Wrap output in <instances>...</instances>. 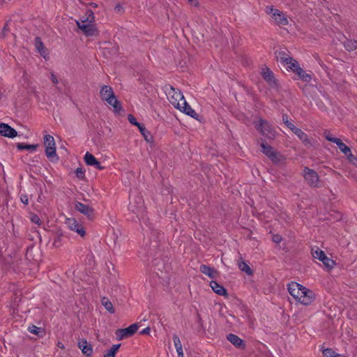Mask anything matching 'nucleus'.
<instances>
[{
  "label": "nucleus",
  "mask_w": 357,
  "mask_h": 357,
  "mask_svg": "<svg viewBox=\"0 0 357 357\" xmlns=\"http://www.w3.org/2000/svg\"><path fill=\"white\" fill-rule=\"evenodd\" d=\"M165 91L169 102L175 108H179L181 102L185 100L182 92L171 85L165 86Z\"/></svg>",
  "instance_id": "nucleus-3"
},
{
  "label": "nucleus",
  "mask_w": 357,
  "mask_h": 357,
  "mask_svg": "<svg viewBox=\"0 0 357 357\" xmlns=\"http://www.w3.org/2000/svg\"><path fill=\"white\" fill-rule=\"evenodd\" d=\"M120 347L121 344H113L110 349L107 350V351L112 353L113 354H116V351H118Z\"/></svg>",
  "instance_id": "nucleus-42"
},
{
  "label": "nucleus",
  "mask_w": 357,
  "mask_h": 357,
  "mask_svg": "<svg viewBox=\"0 0 357 357\" xmlns=\"http://www.w3.org/2000/svg\"><path fill=\"white\" fill-rule=\"evenodd\" d=\"M200 271L211 278H215L217 273V271L214 268L204 264L200 266Z\"/></svg>",
  "instance_id": "nucleus-22"
},
{
  "label": "nucleus",
  "mask_w": 357,
  "mask_h": 357,
  "mask_svg": "<svg viewBox=\"0 0 357 357\" xmlns=\"http://www.w3.org/2000/svg\"><path fill=\"white\" fill-rule=\"evenodd\" d=\"M296 136L305 146L311 145V142L308 137V135L305 132H304L301 129L296 134Z\"/></svg>",
  "instance_id": "nucleus-31"
},
{
  "label": "nucleus",
  "mask_w": 357,
  "mask_h": 357,
  "mask_svg": "<svg viewBox=\"0 0 357 357\" xmlns=\"http://www.w3.org/2000/svg\"><path fill=\"white\" fill-rule=\"evenodd\" d=\"M324 357H342L340 354L335 353L331 349H326L322 351Z\"/></svg>",
  "instance_id": "nucleus-35"
},
{
  "label": "nucleus",
  "mask_w": 357,
  "mask_h": 357,
  "mask_svg": "<svg viewBox=\"0 0 357 357\" xmlns=\"http://www.w3.org/2000/svg\"><path fill=\"white\" fill-rule=\"evenodd\" d=\"M343 45H344V48L347 51H349V52L354 51L357 48V40H352V39H347L343 43Z\"/></svg>",
  "instance_id": "nucleus-28"
},
{
  "label": "nucleus",
  "mask_w": 357,
  "mask_h": 357,
  "mask_svg": "<svg viewBox=\"0 0 357 357\" xmlns=\"http://www.w3.org/2000/svg\"><path fill=\"white\" fill-rule=\"evenodd\" d=\"M31 221L33 222V223H35L36 225H40V219L39 218V216L36 214H32L31 215Z\"/></svg>",
  "instance_id": "nucleus-41"
},
{
  "label": "nucleus",
  "mask_w": 357,
  "mask_h": 357,
  "mask_svg": "<svg viewBox=\"0 0 357 357\" xmlns=\"http://www.w3.org/2000/svg\"><path fill=\"white\" fill-rule=\"evenodd\" d=\"M284 124L286 125V126L289 128V129H291L294 126V124H293L291 122H290L289 121H284Z\"/></svg>",
  "instance_id": "nucleus-50"
},
{
  "label": "nucleus",
  "mask_w": 357,
  "mask_h": 357,
  "mask_svg": "<svg viewBox=\"0 0 357 357\" xmlns=\"http://www.w3.org/2000/svg\"><path fill=\"white\" fill-rule=\"evenodd\" d=\"M79 29H80L86 36H95L98 33L97 29L96 28L95 24H81V25L79 24Z\"/></svg>",
  "instance_id": "nucleus-17"
},
{
  "label": "nucleus",
  "mask_w": 357,
  "mask_h": 357,
  "mask_svg": "<svg viewBox=\"0 0 357 357\" xmlns=\"http://www.w3.org/2000/svg\"><path fill=\"white\" fill-rule=\"evenodd\" d=\"M50 79L54 84L58 83V79L54 73L51 74Z\"/></svg>",
  "instance_id": "nucleus-49"
},
{
  "label": "nucleus",
  "mask_w": 357,
  "mask_h": 357,
  "mask_svg": "<svg viewBox=\"0 0 357 357\" xmlns=\"http://www.w3.org/2000/svg\"><path fill=\"white\" fill-rule=\"evenodd\" d=\"M66 223L70 230L77 232L82 237L85 236L86 231L84 226L82 224L78 223L75 219L68 218Z\"/></svg>",
  "instance_id": "nucleus-13"
},
{
  "label": "nucleus",
  "mask_w": 357,
  "mask_h": 357,
  "mask_svg": "<svg viewBox=\"0 0 357 357\" xmlns=\"http://www.w3.org/2000/svg\"><path fill=\"white\" fill-rule=\"evenodd\" d=\"M255 127L259 133L268 139H273L276 135V130L267 121L259 119L255 122Z\"/></svg>",
  "instance_id": "nucleus-4"
},
{
  "label": "nucleus",
  "mask_w": 357,
  "mask_h": 357,
  "mask_svg": "<svg viewBox=\"0 0 357 357\" xmlns=\"http://www.w3.org/2000/svg\"><path fill=\"white\" fill-rule=\"evenodd\" d=\"M190 3H192L195 6L198 5V1L197 0H188Z\"/></svg>",
  "instance_id": "nucleus-58"
},
{
  "label": "nucleus",
  "mask_w": 357,
  "mask_h": 357,
  "mask_svg": "<svg viewBox=\"0 0 357 357\" xmlns=\"http://www.w3.org/2000/svg\"><path fill=\"white\" fill-rule=\"evenodd\" d=\"M128 120L129 121V123L133 126H136L138 127H139L142 123H139L137 121L136 119L135 118V116L132 114H128Z\"/></svg>",
  "instance_id": "nucleus-38"
},
{
  "label": "nucleus",
  "mask_w": 357,
  "mask_h": 357,
  "mask_svg": "<svg viewBox=\"0 0 357 357\" xmlns=\"http://www.w3.org/2000/svg\"><path fill=\"white\" fill-rule=\"evenodd\" d=\"M141 134L143 135L144 139L149 143L153 142V137L151 134V132L146 130L145 126L142 124L139 127H138Z\"/></svg>",
  "instance_id": "nucleus-27"
},
{
  "label": "nucleus",
  "mask_w": 357,
  "mask_h": 357,
  "mask_svg": "<svg viewBox=\"0 0 357 357\" xmlns=\"http://www.w3.org/2000/svg\"><path fill=\"white\" fill-rule=\"evenodd\" d=\"M324 265L329 268H332L335 265V261L328 257L326 255L323 258V259L321 261Z\"/></svg>",
  "instance_id": "nucleus-37"
},
{
  "label": "nucleus",
  "mask_w": 357,
  "mask_h": 357,
  "mask_svg": "<svg viewBox=\"0 0 357 357\" xmlns=\"http://www.w3.org/2000/svg\"><path fill=\"white\" fill-rule=\"evenodd\" d=\"M79 347L81 349L82 353L87 356H91L93 353V349L91 344H88L86 340H82L79 342Z\"/></svg>",
  "instance_id": "nucleus-20"
},
{
  "label": "nucleus",
  "mask_w": 357,
  "mask_h": 357,
  "mask_svg": "<svg viewBox=\"0 0 357 357\" xmlns=\"http://www.w3.org/2000/svg\"><path fill=\"white\" fill-rule=\"evenodd\" d=\"M139 328L137 324H132L127 328H119L116 331V335L118 340L133 335Z\"/></svg>",
  "instance_id": "nucleus-8"
},
{
  "label": "nucleus",
  "mask_w": 357,
  "mask_h": 357,
  "mask_svg": "<svg viewBox=\"0 0 357 357\" xmlns=\"http://www.w3.org/2000/svg\"><path fill=\"white\" fill-rule=\"evenodd\" d=\"M150 331H151V329L149 327H146L145 328H144L143 330H142L140 331V334L142 335H149L150 333Z\"/></svg>",
  "instance_id": "nucleus-48"
},
{
  "label": "nucleus",
  "mask_w": 357,
  "mask_h": 357,
  "mask_svg": "<svg viewBox=\"0 0 357 357\" xmlns=\"http://www.w3.org/2000/svg\"><path fill=\"white\" fill-rule=\"evenodd\" d=\"M38 147V144H25L24 143H18L17 148L19 150H31L32 151H36Z\"/></svg>",
  "instance_id": "nucleus-33"
},
{
  "label": "nucleus",
  "mask_w": 357,
  "mask_h": 357,
  "mask_svg": "<svg viewBox=\"0 0 357 357\" xmlns=\"http://www.w3.org/2000/svg\"><path fill=\"white\" fill-rule=\"evenodd\" d=\"M347 158L350 160V161H353V160L355 158L354 155L352 154V153L351 152V155H345Z\"/></svg>",
  "instance_id": "nucleus-57"
},
{
  "label": "nucleus",
  "mask_w": 357,
  "mask_h": 357,
  "mask_svg": "<svg viewBox=\"0 0 357 357\" xmlns=\"http://www.w3.org/2000/svg\"><path fill=\"white\" fill-rule=\"evenodd\" d=\"M334 144H335L339 149L344 154V155H351V149L349 146H347L344 143L342 142L340 139H334Z\"/></svg>",
  "instance_id": "nucleus-24"
},
{
  "label": "nucleus",
  "mask_w": 357,
  "mask_h": 357,
  "mask_svg": "<svg viewBox=\"0 0 357 357\" xmlns=\"http://www.w3.org/2000/svg\"><path fill=\"white\" fill-rule=\"evenodd\" d=\"M115 11L117 12V13H120L123 10V7L120 5V4H117L116 6H115Z\"/></svg>",
  "instance_id": "nucleus-53"
},
{
  "label": "nucleus",
  "mask_w": 357,
  "mask_h": 357,
  "mask_svg": "<svg viewBox=\"0 0 357 357\" xmlns=\"http://www.w3.org/2000/svg\"><path fill=\"white\" fill-rule=\"evenodd\" d=\"M300 293L301 296L298 300V302L304 305H308L311 304L315 299L314 293L311 289L304 286L302 287V291Z\"/></svg>",
  "instance_id": "nucleus-9"
},
{
  "label": "nucleus",
  "mask_w": 357,
  "mask_h": 357,
  "mask_svg": "<svg viewBox=\"0 0 357 357\" xmlns=\"http://www.w3.org/2000/svg\"><path fill=\"white\" fill-rule=\"evenodd\" d=\"M311 253L314 259H319L320 261L326 256L325 252L318 247L312 248Z\"/></svg>",
  "instance_id": "nucleus-29"
},
{
  "label": "nucleus",
  "mask_w": 357,
  "mask_h": 357,
  "mask_svg": "<svg viewBox=\"0 0 357 357\" xmlns=\"http://www.w3.org/2000/svg\"><path fill=\"white\" fill-rule=\"evenodd\" d=\"M303 286L298 282H291L288 284L287 289L290 295L298 302Z\"/></svg>",
  "instance_id": "nucleus-14"
},
{
  "label": "nucleus",
  "mask_w": 357,
  "mask_h": 357,
  "mask_svg": "<svg viewBox=\"0 0 357 357\" xmlns=\"http://www.w3.org/2000/svg\"><path fill=\"white\" fill-rule=\"evenodd\" d=\"M227 340L235 347H242L244 346L243 341L236 335L230 333L227 335Z\"/></svg>",
  "instance_id": "nucleus-21"
},
{
  "label": "nucleus",
  "mask_w": 357,
  "mask_h": 357,
  "mask_svg": "<svg viewBox=\"0 0 357 357\" xmlns=\"http://www.w3.org/2000/svg\"><path fill=\"white\" fill-rule=\"evenodd\" d=\"M0 135L8 138H14L17 135V132L7 123H0Z\"/></svg>",
  "instance_id": "nucleus-15"
},
{
  "label": "nucleus",
  "mask_w": 357,
  "mask_h": 357,
  "mask_svg": "<svg viewBox=\"0 0 357 357\" xmlns=\"http://www.w3.org/2000/svg\"><path fill=\"white\" fill-rule=\"evenodd\" d=\"M261 75L264 79L268 83V84L272 88H277L278 84L275 78L273 73L267 67H264L261 69Z\"/></svg>",
  "instance_id": "nucleus-11"
},
{
  "label": "nucleus",
  "mask_w": 357,
  "mask_h": 357,
  "mask_svg": "<svg viewBox=\"0 0 357 357\" xmlns=\"http://www.w3.org/2000/svg\"><path fill=\"white\" fill-rule=\"evenodd\" d=\"M35 46L37 50L39 52V53L43 56V57L45 56V47L42 42L40 38L36 37L34 40Z\"/></svg>",
  "instance_id": "nucleus-26"
},
{
  "label": "nucleus",
  "mask_w": 357,
  "mask_h": 357,
  "mask_svg": "<svg viewBox=\"0 0 357 357\" xmlns=\"http://www.w3.org/2000/svg\"><path fill=\"white\" fill-rule=\"evenodd\" d=\"M104 357H115V354L106 351L104 354Z\"/></svg>",
  "instance_id": "nucleus-56"
},
{
  "label": "nucleus",
  "mask_w": 357,
  "mask_h": 357,
  "mask_svg": "<svg viewBox=\"0 0 357 357\" xmlns=\"http://www.w3.org/2000/svg\"><path fill=\"white\" fill-rule=\"evenodd\" d=\"M100 97L102 100L112 107L114 113L119 114L123 111L121 103L115 96L113 89L110 86L104 85L101 87Z\"/></svg>",
  "instance_id": "nucleus-1"
},
{
  "label": "nucleus",
  "mask_w": 357,
  "mask_h": 357,
  "mask_svg": "<svg viewBox=\"0 0 357 357\" xmlns=\"http://www.w3.org/2000/svg\"><path fill=\"white\" fill-rule=\"evenodd\" d=\"M300 128L296 127L295 126L291 129V130L296 135V134L300 131Z\"/></svg>",
  "instance_id": "nucleus-55"
},
{
  "label": "nucleus",
  "mask_w": 357,
  "mask_h": 357,
  "mask_svg": "<svg viewBox=\"0 0 357 357\" xmlns=\"http://www.w3.org/2000/svg\"><path fill=\"white\" fill-rule=\"evenodd\" d=\"M282 120H283V122L284 123L285 121H289L288 120V116L287 114H283L282 116Z\"/></svg>",
  "instance_id": "nucleus-59"
},
{
  "label": "nucleus",
  "mask_w": 357,
  "mask_h": 357,
  "mask_svg": "<svg viewBox=\"0 0 357 357\" xmlns=\"http://www.w3.org/2000/svg\"><path fill=\"white\" fill-rule=\"evenodd\" d=\"M176 109L195 119H198L199 118V114L188 104L185 100H183L180 104L179 108Z\"/></svg>",
  "instance_id": "nucleus-16"
},
{
  "label": "nucleus",
  "mask_w": 357,
  "mask_h": 357,
  "mask_svg": "<svg viewBox=\"0 0 357 357\" xmlns=\"http://www.w3.org/2000/svg\"><path fill=\"white\" fill-rule=\"evenodd\" d=\"M287 70L294 72L303 82H310L312 79L311 75L303 70L296 60L289 66Z\"/></svg>",
  "instance_id": "nucleus-7"
},
{
  "label": "nucleus",
  "mask_w": 357,
  "mask_h": 357,
  "mask_svg": "<svg viewBox=\"0 0 357 357\" xmlns=\"http://www.w3.org/2000/svg\"><path fill=\"white\" fill-rule=\"evenodd\" d=\"M20 201L24 204L27 205L29 204L28 196L26 194H21V195H20Z\"/></svg>",
  "instance_id": "nucleus-44"
},
{
  "label": "nucleus",
  "mask_w": 357,
  "mask_h": 357,
  "mask_svg": "<svg viewBox=\"0 0 357 357\" xmlns=\"http://www.w3.org/2000/svg\"><path fill=\"white\" fill-rule=\"evenodd\" d=\"M176 350V352H177V354H178V357H184L183 348L177 349Z\"/></svg>",
  "instance_id": "nucleus-51"
},
{
  "label": "nucleus",
  "mask_w": 357,
  "mask_h": 357,
  "mask_svg": "<svg viewBox=\"0 0 357 357\" xmlns=\"http://www.w3.org/2000/svg\"><path fill=\"white\" fill-rule=\"evenodd\" d=\"M173 342L176 349L182 348L181 340L177 335H173Z\"/></svg>",
  "instance_id": "nucleus-39"
},
{
  "label": "nucleus",
  "mask_w": 357,
  "mask_h": 357,
  "mask_svg": "<svg viewBox=\"0 0 357 357\" xmlns=\"http://www.w3.org/2000/svg\"><path fill=\"white\" fill-rule=\"evenodd\" d=\"M102 305L105 307V308L112 314L115 312L114 308L111 301L103 298L102 300Z\"/></svg>",
  "instance_id": "nucleus-34"
},
{
  "label": "nucleus",
  "mask_w": 357,
  "mask_h": 357,
  "mask_svg": "<svg viewBox=\"0 0 357 357\" xmlns=\"http://www.w3.org/2000/svg\"><path fill=\"white\" fill-rule=\"evenodd\" d=\"M238 266L241 271L245 272L247 275H252L253 274L252 270L250 266L243 260L242 257L238 261Z\"/></svg>",
  "instance_id": "nucleus-23"
},
{
  "label": "nucleus",
  "mask_w": 357,
  "mask_h": 357,
  "mask_svg": "<svg viewBox=\"0 0 357 357\" xmlns=\"http://www.w3.org/2000/svg\"><path fill=\"white\" fill-rule=\"evenodd\" d=\"M96 169H99V170H102L105 169V167L100 164V162L99 161H97L96 162V165H93Z\"/></svg>",
  "instance_id": "nucleus-47"
},
{
  "label": "nucleus",
  "mask_w": 357,
  "mask_h": 357,
  "mask_svg": "<svg viewBox=\"0 0 357 357\" xmlns=\"http://www.w3.org/2000/svg\"><path fill=\"white\" fill-rule=\"evenodd\" d=\"M261 147L262 153L265 154L268 158H269L271 153L275 151L271 146L265 142H262L261 144Z\"/></svg>",
  "instance_id": "nucleus-32"
},
{
  "label": "nucleus",
  "mask_w": 357,
  "mask_h": 357,
  "mask_svg": "<svg viewBox=\"0 0 357 357\" xmlns=\"http://www.w3.org/2000/svg\"><path fill=\"white\" fill-rule=\"evenodd\" d=\"M86 17H82L79 21H77V25L79 26V24L81 25V24H91L94 22V14L92 10H88L86 13Z\"/></svg>",
  "instance_id": "nucleus-19"
},
{
  "label": "nucleus",
  "mask_w": 357,
  "mask_h": 357,
  "mask_svg": "<svg viewBox=\"0 0 357 357\" xmlns=\"http://www.w3.org/2000/svg\"><path fill=\"white\" fill-rule=\"evenodd\" d=\"M268 158L275 164L280 163L285 160V157L276 151H274Z\"/></svg>",
  "instance_id": "nucleus-25"
},
{
  "label": "nucleus",
  "mask_w": 357,
  "mask_h": 357,
  "mask_svg": "<svg viewBox=\"0 0 357 357\" xmlns=\"http://www.w3.org/2000/svg\"><path fill=\"white\" fill-rule=\"evenodd\" d=\"M8 26V23H6L2 29L1 34H2L3 37H5L7 32L10 31Z\"/></svg>",
  "instance_id": "nucleus-46"
},
{
  "label": "nucleus",
  "mask_w": 357,
  "mask_h": 357,
  "mask_svg": "<svg viewBox=\"0 0 357 357\" xmlns=\"http://www.w3.org/2000/svg\"><path fill=\"white\" fill-rule=\"evenodd\" d=\"M75 173L78 178H83L84 176V172L82 168H77Z\"/></svg>",
  "instance_id": "nucleus-45"
},
{
  "label": "nucleus",
  "mask_w": 357,
  "mask_h": 357,
  "mask_svg": "<svg viewBox=\"0 0 357 357\" xmlns=\"http://www.w3.org/2000/svg\"><path fill=\"white\" fill-rule=\"evenodd\" d=\"M75 209L79 213L86 215L89 219L91 220L94 217V209L89 205L76 202L75 203Z\"/></svg>",
  "instance_id": "nucleus-12"
},
{
  "label": "nucleus",
  "mask_w": 357,
  "mask_h": 357,
  "mask_svg": "<svg viewBox=\"0 0 357 357\" xmlns=\"http://www.w3.org/2000/svg\"><path fill=\"white\" fill-rule=\"evenodd\" d=\"M265 13L271 17L275 24L278 26H286L289 24V20L286 13L274 8L273 6H266Z\"/></svg>",
  "instance_id": "nucleus-2"
},
{
  "label": "nucleus",
  "mask_w": 357,
  "mask_h": 357,
  "mask_svg": "<svg viewBox=\"0 0 357 357\" xmlns=\"http://www.w3.org/2000/svg\"><path fill=\"white\" fill-rule=\"evenodd\" d=\"M60 241H61V237H60V236H57V237L54 239V243H53V245H54V246H59V243Z\"/></svg>",
  "instance_id": "nucleus-52"
},
{
  "label": "nucleus",
  "mask_w": 357,
  "mask_h": 357,
  "mask_svg": "<svg viewBox=\"0 0 357 357\" xmlns=\"http://www.w3.org/2000/svg\"><path fill=\"white\" fill-rule=\"evenodd\" d=\"M28 331L32 334L36 335L38 336L40 335V333L43 332L41 328L38 327L35 325H31L27 328Z\"/></svg>",
  "instance_id": "nucleus-36"
},
{
  "label": "nucleus",
  "mask_w": 357,
  "mask_h": 357,
  "mask_svg": "<svg viewBox=\"0 0 357 357\" xmlns=\"http://www.w3.org/2000/svg\"><path fill=\"white\" fill-rule=\"evenodd\" d=\"M324 136L325 137V138H326L328 141L331 142H333V143H334V141H333L334 139H338V138H337V137H333V136L331 134L330 131H328V130H325V131L324 132Z\"/></svg>",
  "instance_id": "nucleus-40"
},
{
  "label": "nucleus",
  "mask_w": 357,
  "mask_h": 357,
  "mask_svg": "<svg viewBox=\"0 0 357 357\" xmlns=\"http://www.w3.org/2000/svg\"><path fill=\"white\" fill-rule=\"evenodd\" d=\"M84 162L87 165L93 166L96 164L98 160L95 158V156L89 152H86L84 157Z\"/></svg>",
  "instance_id": "nucleus-30"
},
{
  "label": "nucleus",
  "mask_w": 357,
  "mask_h": 357,
  "mask_svg": "<svg viewBox=\"0 0 357 357\" xmlns=\"http://www.w3.org/2000/svg\"><path fill=\"white\" fill-rule=\"evenodd\" d=\"M300 128L296 127L295 126L291 129V130L296 135V134L300 131Z\"/></svg>",
  "instance_id": "nucleus-54"
},
{
  "label": "nucleus",
  "mask_w": 357,
  "mask_h": 357,
  "mask_svg": "<svg viewBox=\"0 0 357 357\" xmlns=\"http://www.w3.org/2000/svg\"><path fill=\"white\" fill-rule=\"evenodd\" d=\"M303 177L310 186L313 188L319 186V176L314 170L305 167L303 169Z\"/></svg>",
  "instance_id": "nucleus-6"
},
{
  "label": "nucleus",
  "mask_w": 357,
  "mask_h": 357,
  "mask_svg": "<svg viewBox=\"0 0 357 357\" xmlns=\"http://www.w3.org/2000/svg\"><path fill=\"white\" fill-rule=\"evenodd\" d=\"M91 6L93 7H97V4L95 3H91Z\"/></svg>",
  "instance_id": "nucleus-60"
},
{
  "label": "nucleus",
  "mask_w": 357,
  "mask_h": 357,
  "mask_svg": "<svg viewBox=\"0 0 357 357\" xmlns=\"http://www.w3.org/2000/svg\"><path fill=\"white\" fill-rule=\"evenodd\" d=\"M272 240L274 243L278 244L282 241V237L280 234H274L272 236Z\"/></svg>",
  "instance_id": "nucleus-43"
},
{
  "label": "nucleus",
  "mask_w": 357,
  "mask_h": 357,
  "mask_svg": "<svg viewBox=\"0 0 357 357\" xmlns=\"http://www.w3.org/2000/svg\"><path fill=\"white\" fill-rule=\"evenodd\" d=\"M210 287L212 290L219 296H227V289L221 284H218L216 281L212 280L210 282Z\"/></svg>",
  "instance_id": "nucleus-18"
},
{
  "label": "nucleus",
  "mask_w": 357,
  "mask_h": 357,
  "mask_svg": "<svg viewBox=\"0 0 357 357\" xmlns=\"http://www.w3.org/2000/svg\"><path fill=\"white\" fill-rule=\"evenodd\" d=\"M44 145L45 146V155L52 162H57L59 157L56 155V144L53 136L45 135L44 136Z\"/></svg>",
  "instance_id": "nucleus-5"
},
{
  "label": "nucleus",
  "mask_w": 357,
  "mask_h": 357,
  "mask_svg": "<svg viewBox=\"0 0 357 357\" xmlns=\"http://www.w3.org/2000/svg\"><path fill=\"white\" fill-rule=\"evenodd\" d=\"M275 57L278 62L286 67L287 70L289 68V66H291V63L296 61V59L290 56L288 52L284 50L275 52Z\"/></svg>",
  "instance_id": "nucleus-10"
}]
</instances>
